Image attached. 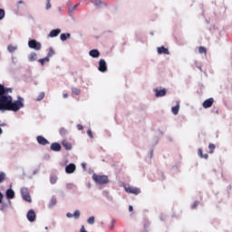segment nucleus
Here are the masks:
<instances>
[{
	"label": "nucleus",
	"mask_w": 232,
	"mask_h": 232,
	"mask_svg": "<svg viewBox=\"0 0 232 232\" xmlns=\"http://www.w3.org/2000/svg\"><path fill=\"white\" fill-rule=\"evenodd\" d=\"M201 159H205L206 160H208V159H209V155H208V153L203 154V156H201Z\"/></svg>",
	"instance_id": "50"
},
{
	"label": "nucleus",
	"mask_w": 232,
	"mask_h": 232,
	"mask_svg": "<svg viewBox=\"0 0 232 232\" xmlns=\"http://www.w3.org/2000/svg\"><path fill=\"white\" fill-rule=\"evenodd\" d=\"M5 197L7 200H12V198H15V191L12 189V188H9L5 191Z\"/></svg>",
	"instance_id": "15"
},
{
	"label": "nucleus",
	"mask_w": 232,
	"mask_h": 232,
	"mask_svg": "<svg viewBox=\"0 0 232 232\" xmlns=\"http://www.w3.org/2000/svg\"><path fill=\"white\" fill-rule=\"evenodd\" d=\"M90 57H92V59H99L101 57V52L98 51V49H92L89 52Z\"/></svg>",
	"instance_id": "18"
},
{
	"label": "nucleus",
	"mask_w": 232,
	"mask_h": 232,
	"mask_svg": "<svg viewBox=\"0 0 232 232\" xmlns=\"http://www.w3.org/2000/svg\"><path fill=\"white\" fill-rule=\"evenodd\" d=\"M87 135L91 138V139H93V132L91 130V129H89L87 130Z\"/></svg>",
	"instance_id": "43"
},
{
	"label": "nucleus",
	"mask_w": 232,
	"mask_h": 232,
	"mask_svg": "<svg viewBox=\"0 0 232 232\" xmlns=\"http://www.w3.org/2000/svg\"><path fill=\"white\" fill-rule=\"evenodd\" d=\"M38 63H40L41 66H44L45 63H50V59L46 58L45 56L44 58L39 59Z\"/></svg>",
	"instance_id": "28"
},
{
	"label": "nucleus",
	"mask_w": 232,
	"mask_h": 232,
	"mask_svg": "<svg viewBox=\"0 0 232 232\" xmlns=\"http://www.w3.org/2000/svg\"><path fill=\"white\" fill-rule=\"evenodd\" d=\"M40 169H35L34 171H33V175H37V173H39Z\"/></svg>",
	"instance_id": "54"
},
{
	"label": "nucleus",
	"mask_w": 232,
	"mask_h": 232,
	"mask_svg": "<svg viewBox=\"0 0 232 232\" xmlns=\"http://www.w3.org/2000/svg\"><path fill=\"white\" fill-rule=\"evenodd\" d=\"M87 224H90V226H93V224H95V218L93 216L90 217L87 219Z\"/></svg>",
	"instance_id": "34"
},
{
	"label": "nucleus",
	"mask_w": 232,
	"mask_h": 232,
	"mask_svg": "<svg viewBox=\"0 0 232 232\" xmlns=\"http://www.w3.org/2000/svg\"><path fill=\"white\" fill-rule=\"evenodd\" d=\"M71 90H72V93H73V95H81V89L72 87Z\"/></svg>",
	"instance_id": "30"
},
{
	"label": "nucleus",
	"mask_w": 232,
	"mask_h": 232,
	"mask_svg": "<svg viewBox=\"0 0 232 232\" xmlns=\"http://www.w3.org/2000/svg\"><path fill=\"white\" fill-rule=\"evenodd\" d=\"M12 63L13 64H17V57L12 56Z\"/></svg>",
	"instance_id": "46"
},
{
	"label": "nucleus",
	"mask_w": 232,
	"mask_h": 232,
	"mask_svg": "<svg viewBox=\"0 0 232 232\" xmlns=\"http://www.w3.org/2000/svg\"><path fill=\"white\" fill-rule=\"evenodd\" d=\"M62 145L63 146V148H65L67 151H70V150H72V143H70V141L66 140H63L62 141Z\"/></svg>",
	"instance_id": "22"
},
{
	"label": "nucleus",
	"mask_w": 232,
	"mask_h": 232,
	"mask_svg": "<svg viewBox=\"0 0 232 232\" xmlns=\"http://www.w3.org/2000/svg\"><path fill=\"white\" fill-rule=\"evenodd\" d=\"M213 102H215V99L208 98L203 102L202 106L205 110H208V108H211V106H213Z\"/></svg>",
	"instance_id": "12"
},
{
	"label": "nucleus",
	"mask_w": 232,
	"mask_h": 232,
	"mask_svg": "<svg viewBox=\"0 0 232 232\" xmlns=\"http://www.w3.org/2000/svg\"><path fill=\"white\" fill-rule=\"evenodd\" d=\"M51 151L59 152L61 150H63V146H61V143L59 142H53L50 146Z\"/></svg>",
	"instance_id": "14"
},
{
	"label": "nucleus",
	"mask_w": 232,
	"mask_h": 232,
	"mask_svg": "<svg viewBox=\"0 0 232 232\" xmlns=\"http://www.w3.org/2000/svg\"><path fill=\"white\" fill-rule=\"evenodd\" d=\"M53 55H55V51L53 50V47H50L49 52L45 57L50 59V57H53Z\"/></svg>",
	"instance_id": "27"
},
{
	"label": "nucleus",
	"mask_w": 232,
	"mask_h": 232,
	"mask_svg": "<svg viewBox=\"0 0 232 232\" xmlns=\"http://www.w3.org/2000/svg\"><path fill=\"white\" fill-rule=\"evenodd\" d=\"M29 63H34L37 61V53L35 52H32L28 56Z\"/></svg>",
	"instance_id": "23"
},
{
	"label": "nucleus",
	"mask_w": 232,
	"mask_h": 232,
	"mask_svg": "<svg viewBox=\"0 0 232 232\" xmlns=\"http://www.w3.org/2000/svg\"><path fill=\"white\" fill-rule=\"evenodd\" d=\"M52 8V4H50V1H46V10H50Z\"/></svg>",
	"instance_id": "47"
},
{
	"label": "nucleus",
	"mask_w": 232,
	"mask_h": 232,
	"mask_svg": "<svg viewBox=\"0 0 232 232\" xmlns=\"http://www.w3.org/2000/svg\"><path fill=\"white\" fill-rule=\"evenodd\" d=\"M59 34H61L60 28L53 29L50 31L48 37H51V38L57 37Z\"/></svg>",
	"instance_id": "19"
},
{
	"label": "nucleus",
	"mask_w": 232,
	"mask_h": 232,
	"mask_svg": "<svg viewBox=\"0 0 232 232\" xmlns=\"http://www.w3.org/2000/svg\"><path fill=\"white\" fill-rule=\"evenodd\" d=\"M66 164H68V160H66L64 163H60V166H66Z\"/></svg>",
	"instance_id": "59"
},
{
	"label": "nucleus",
	"mask_w": 232,
	"mask_h": 232,
	"mask_svg": "<svg viewBox=\"0 0 232 232\" xmlns=\"http://www.w3.org/2000/svg\"><path fill=\"white\" fill-rule=\"evenodd\" d=\"M215 148H216L215 144L209 143L208 144V149L210 150L209 153H213L215 151Z\"/></svg>",
	"instance_id": "38"
},
{
	"label": "nucleus",
	"mask_w": 232,
	"mask_h": 232,
	"mask_svg": "<svg viewBox=\"0 0 232 232\" xmlns=\"http://www.w3.org/2000/svg\"><path fill=\"white\" fill-rule=\"evenodd\" d=\"M3 193L0 191V204H3V198H4Z\"/></svg>",
	"instance_id": "52"
},
{
	"label": "nucleus",
	"mask_w": 232,
	"mask_h": 232,
	"mask_svg": "<svg viewBox=\"0 0 232 232\" xmlns=\"http://www.w3.org/2000/svg\"><path fill=\"white\" fill-rule=\"evenodd\" d=\"M17 5H24V1L19 0V1L17 2Z\"/></svg>",
	"instance_id": "60"
},
{
	"label": "nucleus",
	"mask_w": 232,
	"mask_h": 232,
	"mask_svg": "<svg viewBox=\"0 0 232 232\" xmlns=\"http://www.w3.org/2000/svg\"><path fill=\"white\" fill-rule=\"evenodd\" d=\"M198 204H200V201H195V202L191 205V209H195V208H197V206H198Z\"/></svg>",
	"instance_id": "41"
},
{
	"label": "nucleus",
	"mask_w": 232,
	"mask_h": 232,
	"mask_svg": "<svg viewBox=\"0 0 232 232\" xmlns=\"http://www.w3.org/2000/svg\"><path fill=\"white\" fill-rule=\"evenodd\" d=\"M36 140L38 144H40L41 146H46L50 144V141H48L46 138H44V136H42V135L37 136Z\"/></svg>",
	"instance_id": "13"
},
{
	"label": "nucleus",
	"mask_w": 232,
	"mask_h": 232,
	"mask_svg": "<svg viewBox=\"0 0 232 232\" xmlns=\"http://www.w3.org/2000/svg\"><path fill=\"white\" fill-rule=\"evenodd\" d=\"M157 52L159 55H169V49L166 48L164 45L158 47Z\"/></svg>",
	"instance_id": "16"
},
{
	"label": "nucleus",
	"mask_w": 232,
	"mask_h": 232,
	"mask_svg": "<svg viewBox=\"0 0 232 232\" xmlns=\"http://www.w3.org/2000/svg\"><path fill=\"white\" fill-rule=\"evenodd\" d=\"M71 37H72V34L70 33H63L60 34V39L63 42L68 41V39H70Z\"/></svg>",
	"instance_id": "21"
},
{
	"label": "nucleus",
	"mask_w": 232,
	"mask_h": 232,
	"mask_svg": "<svg viewBox=\"0 0 232 232\" xmlns=\"http://www.w3.org/2000/svg\"><path fill=\"white\" fill-rule=\"evenodd\" d=\"M198 157H200V159L202 158V156L204 155V153L202 152V149H198Z\"/></svg>",
	"instance_id": "48"
},
{
	"label": "nucleus",
	"mask_w": 232,
	"mask_h": 232,
	"mask_svg": "<svg viewBox=\"0 0 232 232\" xmlns=\"http://www.w3.org/2000/svg\"><path fill=\"white\" fill-rule=\"evenodd\" d=\"M42 44L40 42H38L35 39H29L28 41V47L31 48V50H36L39 51L42 48Z\"/></svg>",
	"instance_id": "4"
},
{
	"label": "nucleus",
	"mask_w": 232,
	"mask_h": 232,
	"mask_svg": "<svg viewBox=\"0 0 232 232\" xmlns=\"http://www.w3.org/2000/svg\"><path fill=\"white\" fill-rule=\"evenodd\" d=\"M124 189L126 193H130V195H140V189L137 187L124 186Z\"/></svg>",
	"instance_id": "6"
},
{
	"label": "nucleus",
	"mask_w": 232,
	"mask_h": 232,
	"mask_svg": "<svg viewBox=\"0 0 232 232\" xmlns=\"http://www.w3.org/2000/svg\"><path fill=\"white\" fill-rule=\"evenodd\" d=\"M59 134L61 137H66V135H68V130L64 127H62L59 130Z\"/></svg>",
	"instance_id": "26"
},
{
	"label": "nucleus",
	"mask_w": 232,
	"mask_h": 232,
	"mask_svg": "<svg viewBox=\"0 0 232 232\" xmlns=\"http://www.w3.org/2000/svg\"><path fill=\"white\" fill-rule=\"evenodd\" d=\"M75 169H77V166L75 163H70L65 166V173L67 175H72V173H75Z\"/></svg>",
	"instance_id": "8"
},
{
	"label": "nucleus",
	"mask_w": 232,
	"mask_h": 232,
	"mask_svg": "<svg viewBox=\"0 0 232 232\" xmlns=\"http://www.w3.org/2000/svg\"><path fill=\"white\" fill-rule=\"evenodd\" d=\"M160 219L161 220V222H164V220H166V218H164V216L160 215Z\"/></svg>",
	"instance_id": "57"
},
{
	"label": "nucleus",
	"mask_w": 232,
	"mask_h": 232,
	"mask_svg": "<svg viewBox=\"0 0 232 232\" xmlns=\"http://www.w3.org/2000/svg\"><path fill=\"white\" fill-rule=\"evenodd\" d=\"M14 89L5 87V85L0 83V103L6 101L8 97H12V95H9L8 93H12Z\"/></svg>",
	"instance_id": "2"
},
{
	"label": "nucleus",
	"mask_w": 232,
	"mask_h": 232,
	"mask_svg": "<svg viewBox=\"0 0 232 232\" xmlns=\"http://www.w3.org/2000/svg\"><path fill=\"white\" fill-rule=\"evenodd\" d=\"M129 211L130 212L133 211V206H131V205L129 206Z\"/></svg>",
	"instance_id": "61"
},
{
	"label": "nucleus",
	"mask_w": 232,
	"mask_h": 232,
	"mask_svg": "<svg viewBox=\"0 0 232 232\" xmlns=\"http://www.w3.org/2000/svg\"><path fill=\"white\" fill-rule=\"evenodd\" d=\"M30 192L28 191L27 188H21V197L22 198L24 197V195H28Z\"/></svg>",
	"instance_id": "31"
},
{
	"label": "nucleus",
	"mask_w": 232,
	"mask_h": 232,
	"mask_svg": "<svg viewBox=\"0 0 232 232\" xmlns=\"http://www.w3.org/2000/svg\"><path fill=\"white\" fill-rule=\"evenodd\" d=\"M63 99H68V93H63Z\"/></svg>",
	"instance_id": "64"
},
{
	"label": "nucleus",
	"mask_w": 232,
	"mask_h": 232,
	"mask_svg": "<svg viewBox=\"0 0 232 232\" xmlns=\"http://www.w3.org/2000/svg\"><path fill=\"white\" fill-rule=\"evenodd\" d=\"M198 52H199V53H207L208 50L206 49V47L200 46L198 48Z\"/></svg>",
	"instance_id": "39"
},
{
	"label": "nucleus",
	"mask_w": 232,
	"mask_h": 232,
	"mask_svg": "<svg viewBox=\"0 0 232 232\" xmlns=\"http://www.w3.org/2000/svg\"><path fill=\"white\" fill-rule=\"evenodd\" d=\"M153 92L155 93V97L157 98L166 97V94L168 93V90L162 87H157L153 90Z\"/></svg>",
	"instance_id": "5"
},
{
	"label": "nucleus",
	"mask_w": 232,
	"mask_h": 232,
	"mask_svg": "<svg viewBox=\"0 0 232 232\" xmlns=\"http://www.w3.org/2000/svg\"><path fill=\"white\" fill-rule=\"evenodd\" d=\"M6 126H8V124L5 123V122L0 123V128H5V127H6Z\"/></svg>",
	"instance_id": "53"
},
{
	"label": "nucleus",
	"mask_w": 232,
	"mask_h": 232,
	"mask_svg": "<svg viewBox=\"0 0 232 232\" xmlns=\"http://www.w3.org/2000/svg\"><path fill=\"white\" fill-rule=\"evenodd\" d=\"M115 219H112L111 221V226H110V227H111V229H114V227H115Z\"/></svg>",
	"instance_id": "45"
},
{
	"label": "nucleus",
	"mask_w": 232,
	"mask_h": 232,
	"mask_svg": "<svg viewBox=\"0 0 232 232\" xmlns=\"http://www.w3.org/2000/svg\"><path fill=\"white\" fill-rule=\"evenodd\" d=\"M74 187H75V184L73 183H67L65 186L66 189H73Z\"/></svg>",
	"instance_id": "40"
},
{
	"label": "nucleus",
	"mask_w": 232,
	"mask_h": 232,
	"mask_svg": "<svg viewBox=\"0 0 232 232\" xmlns=\"http://www.w3.org/2000/svg\"><path fill=\"white\" fill-rule=\"evenodd\" d=\"M55 206H57V199L55 198H52L48 204V208L49 209H52V208H55Z\"/></svg>",
	"instance_id": "25"
},
{
	"label": "nucleus",
	"mask_w": 232,
	"mask_h": 232,
	"mask_svg": "<svg viewBox=\"0 0 232 232\" xmlns=\"http://www.w3.org/2000/svg\"><path fill=\"white\" fill-rule=\"evenodd\" d=\"M60 195H61V197H65L66 194H64V191L61 190Z\"/></svg>",
	"instance_id": "62"
},
{
	"label": "nucleus",
	"mask_w": 232,
	"mask_h": 232,
	"mask_svg": "<svg viewBox=\"0 0 232 232\" xmlns=\"http://www.w3.org/2000/svg\"><path fill=\"white\" fill-rule=\"evenodd\" d=\"M80 232H88V231H86V229L84 228V226H82Z\"/></svg>",
	"instance_id": "55"
},
{
	"label": "nucleus",
	"mask_w": 232,
	"mask_h": 232,
	"mask_svg": "<svg viewBox=\"0 0 232 232\" xmlns=\"http://www.w3.org/2000/svg\"><path fill=\"white\" fill-rule=\"evenodd\" d=\"M24 106V98L17 96V100L14 101V97H7L6 100L0 102V111L5 113V111H19Z\"/></svg>",
	"instance_id": "1"
},
{
	"label": "nucleus",
	"mask_w": 232,
	"mask_h": 232,
	"mask_svg": "<svg viewBox=\"0 0 232 232\" xmlns=\"http://www.w3.org/2000/svg\"><path fill=\"white\" fill-rule=\"evenodd\" d=\"M22 198L25 202L32 203V196H30V194L24 195V197Z\"/></svg>",
	"instance_id": "29"
},
{
	"label": "nucleus",
	"mask_w": 232,
	"mask_h": 232,
	"mask_svg": "<svg viewBox=\"0 0 232 232\" xmlns=\"http://www.w3.org/2000/svg\"><path fill=\"white\" fill-rule=\"evenodd\" d=\"M98 70L102 73H106V72H108V64L106 63V60L101 59L99 61Z\"/></svg>",
	"instance_id": "7"
},
{
	"label": "nucleus",
	"mask_w": 232,
	"mask_h": 232,
	"mask_svg": "<svg viewBox=\"0 0 232 232\" xmlns=\"http://www.w3.org/2000/svg\"><path fill=\"white\" fill-rule=\"evenodd\" d=\"M5 15H6L5 9L0 8V21H3L5 19Z\"/></svg>",
	"instance_id": "35"
},
{
	"label": "nucleus",
	"mask_w": 232,
	"mask_h": 232,
	"mask_svg": "<svg viewBox=\"0 0 232 232\" xmlns=\"http://www.w3.org/2000/svg\"><path fill=\"white\" fill-rule=\"evenodd\" d=\"M67 218H75V220H79L81 218V210L77 209L73 212V214L67 212L66 213Z\"/></svg>",
	"instance_id": "11"
},
{
	"label": "nucleus",
	"mask_w": 232,
	"mask_h": 232,
	"mask_svg": "<svg viewBox=\"0 0 232 232\" xmlns=\"http://www.w3.org/2000/svg\"><path fill=\"white\" fill-rule=\"evenodd\" d=\"M82 168L84 171H86V163H82Z\"/></svg>",
	"instance_id": "56"
},
{
	"label": "nucleus",
	"mask_w": 232,
	"mask_h": 232,
	"mask_svg": "<svg viewBox=\"0 0 232 232\" xmlns=\"http://www.w3.org/2000/svg\"><path fill=\"white\" fill-rule=\"evenodd\" d=\"M150 160H151V159L153 158V149H151L150 151H149V155H148Z\"/></svg>",
	"instance_id": "44"
},
{
	"label": "nucleus",
	"mask_w": 232,
	"mask_h": 232,
	"mask_svg": "<svg viewBox=\"0 0 232 232\" xmlns=\"http://www.w3.org/2000/svg\"><path fill=\"white\" fill-rule=\"evenodd\" d=\"M44 92H40V94L38 95V97L35 99L36 102H40L43 101V99H44Z\"/></svg>",
	"instance_id": "36"
},
{
	"label": "nucleus",
	"mask_w": 232,
	"mask_h": 232,
	"mask_svg": "<svg viewBox=\"0 0 232 232\" xmlns=\"http://www.w3.org/2000/svg\"><path fill=\"white\" fill-rule=\"evenodd\" d=\"M79 5L80 4H76L74 6L72 7L70 4H67L70 17H72V14H73V12L77 10V8L79 7Z\"/></svg>",
	"instance_id": "20"
},
{
	"label": "nucleus",
	"mask_w": 232,
	"mask_h": 232,
	"mask_svg": "<svg viewBox=\"0 0 232 232\" xmlns=\"http://www.w3.org/2000/svg\"><path fill=\"white\" fill-rule=\"evenodd\" d=\"M51 184H55L57 182V176H50Z\"/></svg>",
	"instance_id": "37"
},
{
	"label": "nucleus",
	"mask_w": 232,
	"mask_h": 232,
	"mask_svg": "<svg viewBox=\"0 0 232 232\" xmlns=\"http://www.w3.org/2000/svg\"><path fill=\"white\" fill-rule=\"evenodd\" d=\"M92 180H94L95 184L102 186L110 182V178H108L107 175H99L94 173L92 174Z\"/></svg>",
	"instance_id": "3"
},
{
	"label": "nucleus",
	"mask_w": 232,
	"mask_h": 232,
	"mask_svg": "<svg viewBox=\"0 0 232 232\" xmlns=\"http://www.w3.org/2000/svg\"><path fill=\"white\" fill-rule=\"evenodd\" d=\"M7 50H8L9 53H14V52H15V50H17V46L8 45Z\"/></svg>",
	"instance_id": "32"
},
{
	"label": "nucleus",
	"mask_w": 232,
	"mask_h": 232,
	"mask_svg": "<svg viewBox=\"0 0 232 232\" xmlns=\"http://www.w3.org/2000/svg\"><path fill=\"white\" fill-rule=\"evenodd\" d=\"M0 211H2L3 213H5V211H7L8 208H12V201L10 199H7V202H4L2 200V203H0Z\"/></svg>",
	"instance_id": "10"
},
{
	"label": "nucleus",
	"mask_w": 232,
	"mask_h": 232,
	"mask_svg": "<svg viewBox=\"0 0 232 232\" xmlns=\"http://www.w3.org/2000/svg\"><path fill=\"white\" fill-rule=\"evenodd\" d=\"M179 110H180V104L179 102H177L176 106H173L171 108V111H172L173 115H179Z\"/></svg>",
	"instance_id": "24"
},
{
	"label": "nucleus",
	"mask_w": 232,
	"mask_h": 232,
	"mask_svg": "<svg viewBox=\"0 0 232 232\" xmlns=\"http://www.w3.org/2000/svg\"><path fill=\"white\" fill-rule=\"evenodd\" d=\"M105 133H106L107 137H111V133H110L108 130H105Z\"/></svg>",
	"instance_id": "58"
},
{
	"label": "nucleus",
	"mask_w": 232,
	"mask_h": 232,
	"mask_svg": "<svg viewBox=\"0 0 232 232\" xmlns=\"http://www.w3.org/2000/svg\"><path fill=\"white\" fill-rule=\"evenodd\" d=\"M102 195H104V197H107L110 195V192L108 190H103Z\"/></svg>",
	"instance_id": "51"
},
{
	"label": "nucleus",
	"mask_w": 232,
	"mask_h": 232,
	"mask_svg": "<svg viewBox=\"0 0 232 232\" xmlns=\"http://www.w3.org/2000/svg\"><path fill=\"white\" fill-rule=\"evenodd\" d=\"M76 127H77V130H79V131L84 130V127L82 124H78Z\"/></svg>",
	"instance_id": "49"
},
{
	"label": "nucleus",
	"mask_w": 232,
	"mask_h": 232,
	"mask_svg": "<svg viewBox=\"0 0 232 232\" xmlns=\"http://www.w3.org/2000/svg\"><path fill=\"white\" fill-rule=\"evenodd\" d=\"M27 220L29 222H35V218H37V215L35 214V210L34 209H29L27 214H26Z\"/></svg>",
	"instance_id": "9"
},
{
	"label": "nucleus",
	"mask_w": 232,
	"mask_h": 232,
	"mask_svg": "<svg viewBox=\"0 0 232 232\" xmlns=\"http://www.w3.org/2000/svg\"><path fill=\"white\" fill-rule=\"evenodd\" d=\"M91 3H92L93 5L96 6V8H102V6H108V5L102 0H92Z\"/></svg>",
	"instance_id": "17"
},
{
	"label": "nucleus",
	"mask_w": 232,
	"mask_h": 232,
	"mask_svg": "<svg viewBox=\"0 0 232 232\" xmlns=\"http://www.w3.org/2000/svg\"><path fill=\"white\" fill-rule=\"evenodd\" d=\"M4 180H6V173L1 171L0 172V184H3Z\"/></svg>",
	"instance_id": "33"
},
{
	"label": "nucleus",
	"mask_w": 232,
	"mask_h": 232,
	"mask_svg": "<svg viewBox=\"0 0 232 232\" xmlns=\"http://www.w3.org/2000/svg\"><path fill=\"white\" fill-rule=\"evenodd\" d=\"M107 200H109V202H113V196L109 194L108 196H105Z\"/></svg>",
	"instance_id": "42"
},
{
	"label": "nucleus",
	"mask_w": 232,
	"mask_h": 232,
	"mask_svg": "<svg viewBox=\"0 0 232 232\" xmlns=\"http://www.w3.org/2000/svg\"><path fill=\"white\" fill-rule=\"evenodd\" d=\"M212 113H217V114H218V110L213 109V110H212Z\"/></svg>",
	"instance_id": "63"
}]
</instances>
